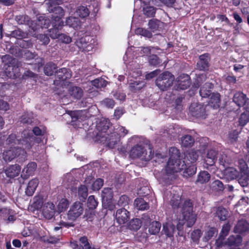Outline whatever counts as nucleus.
<instances>
[{
	"label": "nucleus",
	"mask_w": 249,
	"mask_h": 249,
	"mask_svg": "<svg viewBox=\"0 0 249 249\" xmlns=\"http://www.w3.org/2000/svg\"><path fill=\"white\" fill-rule=\"evenodd\" d=\"M179 150L175 147H171L169 149L170 158L165 169L166 174L162 177V179L168 183L173 178V174L184 169V161H182L180 159Z\"/></svg>",
	"instance_id": "f257e3e1"
},
{
	"label": "nucleus",
	"mask_w": 249,
	"mask_h": 249,
	"mask_svg": "<svg viewBox=\"0 0 249 249\" xmlns=\"http://www.w3.org/2000/svg\"><path fill=\"white\" fill-rule=\"evenodd\" d=\"M49 12L53 13L51 23L53 28L49 30L50 36L53 39L58 38L60 36L59 30L64 26L62 18L64 16V11L61 7H54L53 10L49 7Z\"/></svg>",
	"instance_id": "f03ea898"
},
{
	"label": "nucleus",
	"mask_w": 249,
	"mask_h": 249,
	"mask_svg": "<svg viewBox=\"0 0 249 249\" xmlns=\"http://www.w3.org/2000/svg\"><path fill=\"white\" fill-rule=\"evenodd\" d=\"M154 152L150 145H137L131 150L130 156L133 158H141L145 160H151L153 156Z\"/></svg>",
	"instance_id": "7ed1b4c3"
},
{
	"label": "nucleus",
	"mask_w": 249,
	"mask_h": 249,
	"mask_svg": "<svg viewBox=\"0 0 249 249\" xmlns=\"http://www.w3.org/2000/svg\"><path fill=\"white\" fill-rule=\"evenodd\" d=\"M193 205L190 200L185 201L181 208L183 220L188 227H192L196 219V214L193 212Z\"/></svg>",
	"instance_id": "20e7f679"
},
{
	"label": "nucleus",
	"mask_w": 249,
	"mask_h": 249,
	"mask_svg": "<svg viewBox=\"0 0 249 249\" xmlns=\"http://www.w3.org/2000/svg\"><path fill=\"white\" fill-rule=\"evenodd\" d=\"M26 152L23 149L18 147H10L9 150L3 153V158L6 161H11L16 158L19 160H24L26 158Z\"/></svg>",
	"instance_id": "39448f33"
},
{
	"label": "nucleus",
	"mask_w": 249,
	"mask_h": 249,
	"mask_svg": "<svg viewBox=\"0 0 249 249\" xmlns=\"http://www.w3.org/2000/svg\"><path fill=\"white\" fill-rule=\"evenodd\" d=\"M76 45L82 51L89 52L92 51L96 45V40L93 36H86L77 40Z\"/></svg>",
	"instance_id": "423d86ee"
},
{
	"label": "nucleus",
	"mask_w": 249,
	"mask_h": 249,
	"mask_svg": "<svg viewBox=\"0 0 249 249\" xmlns=\"http://www.w3.org/2000/svg\"><path fill=\"white\" fill-rule=\"evenodd\" d=\"M237 166L240 170L238 182L243 187L247 186L249 184V170L247 164L243 159L238 161Z\"/></svg>",
	"instance_id": "0eeeda50"
},
{
	"label": "nucleus",
	"mask_w": 249,
	"mask_h": 249,
	"mask_svg": "<svg viewBox=\"0 0 249 249\" xmlns=\"http://www.w3.org/2000/svg\"><path fill=\"white\" fill-rule=\"evenodd\" d=\"M138 68H137L136 71H133V70H131L129 72V76L134 78L136 80L129 79V89L132 92H137L141 89H142L145 85L144 82L142 80H140L141 78L137 80V77L141 75V72L139 70L140 66L138 65Z\"/></svg>",
	"instance_id": "6e6552de"
},
{
	"label": "nucleus",
	"mask_w": 249,
	"mask_h": 249,
	"mask_svg": "<svg viewBox=\"0 0 249 249\" xmlns=\"http://www.w3.org/2000/svg\"><path fill=\"white\" fill-rule=\"evenodd\" d=\"M175 79L174 75L169 72H165L157 79L156 84L161 90H166L172 86Z\"/></svg>",
	"instance_id": "1a4fd4ad"
},
{
	"label": "nucleus",
	"mask_w": 249,
	"mask_h": 249,
	"mask_svg": "<svg viewBox=\"0 0 249 249\" xmlns=\"http://www.w3.org/2000/svg\"><path fill=\"white\" fill-rule=\"evenodd\" d=\"M21 167L19 165H11L0 172V179L5 180L7 178H14L19 175Z\"/></svg>",
	"instance_id": "9d476101"
},
{
	"label": "nucleus",
	"mask_w": 249,
	"mask_h": 249,
	"mask_svg": "<svg viewBox=\"0 0 249 249\" xmlns=\"http://www.w3.org/2000/svg\"><path fill=\"white\" fill-rule=\"evenodd\" d=\"M31 135L32 133H29L27 130L24 131L22 133V135L25 139L21 141L20 140L17 139L15 134H11L6 140V144L13 146L20 143L23 144V143L25 142L24 148L29 149L31 147V145L30 144L28 143L27 139H30L31 138Z\"/></svg>",
	"instance_id": "9b49d317"
},
{
	"label": "nucleus",
	"mask_w": 249,
	"mask_h": 249,
	"mask_svg": "<svg viewBox=\"0 0 249 249\" xmlns=\"http://www.w3.org/2000/svg\"><path fill=\"white\" fill-rule=\"evenodd\" d=\"M83 211V204L80 202H76L71 206L67 213L68 218L74 220L82 214Z\"/></svg>",
	"instance_id": "f8f14e48"
},
{
	"label": "nucleus",
	"mask_w": 249,
	"mask_h": 249,
	"mask_svg": "<svg viewBox=\"0 0 249 249\" xmlns=\"http://www.w3.org/2000/svg\"><path fill=\"white\" fill-rule=\"evenodd\" d=\"M110 123L107 119L102 118L97 123L96 127L99 132L97 136L103 138L106 137L107 130L109 128Z\"/></svg>",
	"instance_id": "ddd939ff"
},
{
	"label": "nucleus",
	"mask_w": 249,
	"mask_h": 249,
	"mask_svg": "<svg viewBox=\"0 0 249 249\" xmlns=\"http://www.w3.org/2000/svg\"><path fill=\"white\" fill-rule=\"evenodd\" d=\"M190 78L188 75L181 74L176 81L177 89H185L190 86Z\"/></svg>",
	"instance_id": "4468645a"
},
{
	"label": "nucleus",
	"mask_w": 249,
	"mask_h": 249,
	"mask_svg": "<svg viewBox=\"0 0 249 249\" xmlns=\"http://www.w3.org/2000/svg\"><path fill=\"white\" fill-rule=\"evenodd\" d=\"M56 212L54 204L51 202L45 203L42 207V213L48 219H51Z\"/></svg>",
	"instance_id": "2eb2a0df"
},
{
	"label": "nucleus",
	"mask_w": 249,
	"mask_h": 249,
	"mask_svg": "<svg viewBox=\"0 0 249 249\" xmlns=\"http://www.w3.org/2000/svg\"><path fill=\"white\" fill-rule=\"evenodd\" d=\"M134 51L133 50V48L131 47L130 48H128L126 53L125 55L124 56L123 59L124 61V63L126 65L127 67H129V69L131 70H133V71L134 70L132 68H131V66L135 65V64H136V67H138V64H137L136 61H134Z\"/></svg>",
	"instance_id": "dca6fc26"
},
{
	"label": "nucleus",
	"mask_w": 249,
	"mask_h": 249,
	"mask_svg": "<svg viewBox=\"0 0 249 249\" xmlns=\"http://www.w3.org/2000/svg\"><path fill=\"white\" fill-rule=\"evenodd\" d=\"M50 23L49 19L45 18L44 17H39L36 21H34L31 24L30 27L34 31L41 28H47Z\"/></svg>",
	"instance_id": "f3484780"
},
{
	"label": "nucleus",
	"mask_w": 249,
	"mask_h": 249,
	"mask_svg": "<svg viewBox=\"0 0 249 249\" xmlns=\"http://www.w3.org/2000/svg\"><path fill=\"white\" fill-rule=\"evenodd\" d=\"M218 151L214 149H209L204 158V162L207 165H213L217 160Z\"/></svg>",
	"instance_id": "a211bd4d"
},
{
	"label": "nucleus",
	"mask_w": 249,
	"mask_h": 249,
	"mask_svg": "<svg viewBox=\"0 0 249 249\" xmlns=\"http://www.w3.org/2000/svg\"><path fill=\"white\" fill-rule=\"evenodd\" d=\"M55 72H56V78L58 79H55L54 81L56 84H58V82L59 84H60L61 82L70 78L71 76L70 71L66 68L60 69L58 71Z\"/></svg>",
	"instance_id": "6ab92c4d"
},
{
	"label": "nucleus",
	"mask_w": 249,
	"mask_h": 249,
	"mask_svg": "<svg viewBox=\"0 0 249 249\" xmlns=\"http://www.w3.org/2000/svg\"><path fill=\"white\" fill-rule=\"evenodd\" d=\"M129 218V213L125 209L121 208L117 211L116 219L120 224H123L128 221Z\"/></svg>",
	"instance_id": "aec40b11"
},
{
	"label": "nucleus",
	"mask_w": 249,
	"mask_h": 249,
	"mask_svg": "<svg viewBox=\"0 0 249 249\" xmlns=\"http://www.w3.org/2000/svg\"><path fill=\"white\" fill-rule=\"evenodd\" d=\"M120 136L116 132L112 133L111 135L109 136L108 134L106 135V137H103L101 140L102 142L104 141L107 142V145L111 148L115 147V145L117 144L119 141Z\"/></svg>",
	"instance_id": "412c9836"
},
{
	"label": "nucleus",
	"mask_w": 249,
	"mask_h": 249,
	"mask_svg": "<svg viewBox=\"0 0 249 249\" xmlns=\"http://www.w3.org/2000/svg\"><path fill=\"white\" fill-rule=\"evenodd\" d=\"M223 175L228 180H233L237 178L239 179L240 176L239 172L233 167L226 168L223 171Z\"/></svg>",
	"instance_id": "4be33fe9"
},
{
	"label": "nucleus",
	"mask_w": 249,
	"mask_h": 249,
	"mask_svg": "<svg viewBox=\"0 0 249 249\" xmlns=\"http://www.w3.org/2000/svg\"><path fill=\"white\" fill-rule=\"evenodd\" d=\"M210 58L208 53H205L199 56V60L197 63V68L201 71H205L209 67Z\"/></svg>",
	"instance_id": "5701e85b"
},
{
	"label": "nucleus",
	"mask_w": 249,
	"mask_h": 249,
	"mask_svg": "<svg viewBox=\"0 0 249 249\" xmlns=\"http://www.w3.org/2000/svg\"><path fill=\"white\" fill-rule=\"evenodd\" d=\"M103 203L104 205L109 204L113 198V191L110 188H105L103 189L101 194Z\"/></svg>",
	"instance_id": "b1692460"
},
{
	"label": "nucleus",
	"mask_w": 249,
	"mask_h": 249,
	"mask_svg": "<svg viewBox=\"0 0 249 249\" xmlns=\"http://www.w3.org/2000/svg\"><path fill=\"white\" fill-rule=\"evenodd\" d=\"M247 99L246 95L241 92L235 93L233 98V102L239 107H241L244 106Z\"/></svg>",
	"instance_id": "393cba45"
},
{
	"label": "nucleus",
	"mask_w": 249,
	"mask_h": 249,
	"mask_svg": "<svg viewBox=\"0 0 249 249\" xmlns=\"http://www.w3.org/2000/svg\"><path fill=\"white\" fill-rule=\"evenodd\" d=\"M242 238L240 235H231L228 238L225 245L229 246H234L238 247L241 245Z\"/></svg>",
	"instance_id": "a878e982"
},
{
	"label": "nucleus",
	"mask_w": 249,
	"mask_h": 249,
	"mask_svg": "<svg viewBox=\"0 0 249 249\" xmlns=\"http://www.w3.org/2000/svg\"><path fill=\"white\" fill-rule=\"evenodd\" d=\"M211 98L209 101L208 106L217 109L219 107L220 102V95L218 93L211 94Z\"/></svg>",
	"instance_id": "bb28decb"
},
{
	"label": "nucleus",
	"mask_w": 249,
	"mask_h": 249,
	"mask_svg": "<svg viewBox=\"0 0 249 249\" xmlns=\"http://www.w3.org/2000/svg\"><path fill=\"white\" fill-rule=\"evenodd\" d=\"M211 178L210 174L207 171H203L199 172L196 180V184H204L207 183Z\"/></svg>",
	"instance_id": "cd10ccee"
},
{
	"label": "nucleus",
	"mask_w": 249,
	"mask_h": 249,
	"mask_svg": "<svg viewBox=\"0 0 249 249\" xmlns=\"http://www.w3.org/2000/svg\"><path fill=\"white\" fill-rule=\"evenodd\" d=\"M38 179L35 178L30 180L28 184L25 191L26 194L28 196H32L38 186Z\"/></svg>",
	"instance_id": "c85d7f7f"
},
{
	"label": "nucleus",
	"mask_w": 249,
	"mask_h": 249,
	"mask_svg": "<svg viewBox=\"0 0 249 249\" xmlns=\"http://www.w3.org/2000/svg\"><path fill=\"white\" fill-rule=\"evenodd\" d=\"M249 225L245 220H239L234 228V232L236 233H243L248 230Z\"/></svg>",
	"instance_id": "c756f323"
},
{
	"label": "nucleus",
	"mask_w": 249,
	"mask_h": 249,
	"mask_svg": "<svg viewBox=\"0 0 249 249\" xmlns=\"http://www.w3.org/2000/svg\"><path fill=\"white\" fill-rule=\"evenodd\" d=\"M213 88V85L210 83H206L201 88L199 93L202 98H207L211 95V89Z\"/></svg>",
	"instance_id": "7c9ffc66"
},
{
	"label": "nucleus",
	"mask_w": 249,
	"mask_h": 249,
	"mask_svg": "<svg viewBox=\"0 0 249 249\" xmlns=\"http://www.w3.org/2000/svg\"><path fill=\"white\" fill-rule=\"evenodd\" d=\"M36 164L34 162L28 163L22 170V173L24 176L28 177L32 175L36 168Z\"/></svg>",
	"instance_id": "2f4dec72"
},
{
	"label": "nucleus",
	"mask_w": 249,
	"mask_h": 249,
	"mask_svg": "<svg viewBox=\"0 0 249 249\" xmlns=\"http://www.w3.org/2000/svg\"><path fill=\"white\" fill-rule=\"evenodd\" d=\"M80 21L77 18L72 17L67 18L66 21L67 25L75 29H78L80 25Z\"/></svg>",
	"instance_id": "473e14b6"
},
{
	"label": "nucleus",
	"mask_w": 249,
	"mask_h": 249,
	"mask_svg": "<svg viewBox=\"0 0 249 249\" xmlns=\"http://www.w3.org/2000/svg\"><path fill=\"white\" fill-rule=\"evenodd\" d=\"M68 115H69L73 121L78 120H83L82 114L83 113L82 110H66Z\"/></svg>",
	"instance_id": "72a5a7b5"
},
{
	"label": "nucleus",
	"mask_w": 249,
	"mask_h": 249,
	"mask_svg": "<svg viewBox=\"0 0 249 249\" xmlns=\"http://www.w3.org/2000/svg\"><path fill=\"white\" fill-rule=\"evenodd\" d=\"M134 205L138 210H144L148 208V204L142 198H136Z\"/></svg>",
	"instance_id": "f704fd0d"
},
{
	"label": "nucleus",
	"mask_w": 249,
	"mask_h": 249,
	"mask_svg": "<svg viewBox=\"0 0 249 249\" xmlns=\"http://www.w3.org/2000/svg\"><path fill=\"white\" fill-rule=\"evenodd\" d=\"M198 157V152L191 150L186 153L185 160L190 161L191 163H193L197 160Z\"/></svg>",
	"instance_id": "c9c22d12"
},
{
	"label": "nucleus",
	"mask_w": 249,
	"mask_h": 249,
	"mask_svg": "<svg viewBox=\"0 0 249 249\" xmlns=\"http://www.w3.org/2000/svg\"><path fill=\"white\" fill-rule=\"evenodd\" d=\"M181 141L182 146L186 147L192 146L195 142L194 139L189 135L183 136Z\"/></svg>",
	"instance_id": "e433bc0d"
},
{
	"label": "nucleus",
	"mask_w": 249,
	"mask_h": 249,
	"mask_svg": "<svg viewBox=\"0 0 249 249\" xmlns=\"http://www.w3.org/2000/svg\"><path fill=\"white\" fill-rule=\"evenodd\" d=\"M163 230L168 237H171L173 236L176 228L171 224H166L163 225Z\"/></svg>",
	"instance_id": "4c0bfd02"
},
{
	"label": "nucleus",
	"mask_w": 249,
	"mask_h": 249,
	"mask_svg": "<svg viewBox=\"0 0 249 249\" xmlns=\"http://www.w3.org/2000/svg\"><path fill=\"white\" fill-rule=\"evenodd\" d=\"M181 198L179 194H173L170 200V204L174 209L179 208Z\"/></svg>",
	"instance_id": "58836bf2"
},
{
	"label": "nucleus",
	"mask_w": 249,
	"mask_h": 249,
	"mask_svg": "<svg viewBox=\"0 0 249 249\" xmlns=\"http://www.w3.org/2000/svg\"><path fill=\"white\" fill-rule=\"evenodd\" d=\"M216 215L222 221L225 220L229 216L228 211L223 207H218L216 211Z\"/></svg>",
	"instance_id": "ea45409f"
},
{
	"label": "nucleus",
	"mask_w": 249,
	"mask_h": 249,
	"mask_svg": "<svg viewBox=\"0 0 249 249\" xmlns=\"http://www.w3.org/2000/svg\"><path fill=\"white\" fill-rule=\"evenodd\" d=\"M161 224L157 221L152 222L149 226L148 231L151 234H156L160 231Z\"/></svg>",
	"instance_id": "a19ab883"
},
{
	"label": "nucleus",
	"mask_w": 249,
	"mask_h": 249,
	"mask_svg": "<svg viewBox=\"0 0 249 249\" xmlns=\"http://www.w3.org/2000/svg\"><path fill=\"white\" fill-rule=\"evenodd\" d=\"M83 91L81 88L78 87H73L70 89V94L73 98L76 99L80 98L83 95Z\"/></svg>",
	"instance_id": "79ce46f5"
},
{
	"label": "nucleus",
	"mask_w": 249,
	"mask_h": 249,
	"mask_svg": "<svg viewBox=\"0 0 249 249\" xmlns=\"http://www.w3.org/2000/svg\"><path fill=\"white\" fill-rule=\"evenodd\" d=\"M188 114L196 118L204 119L206 116L205 110H189Z\"/></svg>",
	"instance_id": "37998d69"
},
{
	"label": "nucleus",
	"mask_w": 249,
	"mask_h": 249,
	"mask_svg": "<svg viewBox=\"0 0 249 249\" xmlns=\"http://www.w3.org/2000/svg\"><path fill=\"white\" fill-rule=\"evenodd\" d=\"M69 205V201L66 198H62L59 201L57 206V211L60 213L67 210Z\"/></svg>",
	"instance_id": "c03bdc74"
},
{
	"label": "nucleus",
	"mask_w": 249,
	"mask_h": 249,
	"mask_svg": "<svg viewBox=\"0 0 249 249\" xmlns=\"http://www.w3.org/2000/svg\"><path fill=\"white\" fill-rule=\"evenodd\" d=\"M56 67L54 63H49L44 68V72L47 75H52L56 71Z\"/></svg>",
	"instance_id": "a18cd8bd"
},
{
	"label": "nucleus",
	"mask_w": 249,
	"mask_h": 249,
	"mask_svg": "<svg viewBox=\"0 0 249 249\" xmlns=\"http://www.w3.org/2000/svg\"><path fill=\"white\" fill-rule=\"evenodd\" d=\"M142 226V221L139 218L132 219L130 223L129 227L130 230L134 231L138 230Z\"/></svg>",
	"instance_id": "49530a36"
},
{
	"label": "nucleus",
	"mask_w": 249,
	"mask_h": 249,
	"mask_svg": "<svg viewBox=\"0 0 249 249\" xmlns=\"http://www.w3.org/2000/svg\"><path fill=\"white\" fill-rule=\"evenodd\" d=\"M219 163L224 167L228 165L231 162V160L224 153L220 154L219 158Z\"/></svg>",
	"instance_id": "de8ad7c7"
},
{
	"label": "nucleus",
	"mask_w": 249,
	"mask_h": 249,
	"mask_svg": "<svg viewBox=\"0 0 249 249\" xmlns=\"http://www.w3.org/2000/svg\"><path fill=\"white\" fill-rule=\"evenodd\" d=\"M89 15V9L84 6H79L76 11V15L85 18Z\"/></svg>",
	"instance_id": "09e8293b"
},
{
	"label": "nucleus",
	"mask_w": 249,
	"mask_h": 249,
	"mask_svg": "<svg viewBox=\"0 0 249 249\" xmlns=\"http://www.w3.org/2000/svg\"><path fill=\"white\" fill-rule=\"evenodd\" d=\"M249 121V110H246L241 114L239 119V124L241 126H244Z\"/></svg>",
	"instance_id": "8fccbe9b"
},
{
	"label": "nucleus",
	"mask_w": 249,
	"mask_h": 249,
	"mask_svg": "<svg viewBox=\"0 0 249 249\" xmlns=\"http://www.w3.org/2000/svg\"><path fill=\"white\" fill-rule=\"evenodd\" d=\"M135 33L136 35H141L148 38L152 36V33L142 28H137L135 30Z\"/></svg>",
	"instance_id": "3c124183"
},
{
	"label": "nucleus",
	"mask_w": 249,
	"mask_h": 249,
	"mask_svg": "<svg viewBox=\"0 0 249 249\" xmlns=\"http://www.w3.org/2000/svg\"><path fill=\"white\" fill-rule=\"evenodd\" d=\"M217 233L216 229L214 228H210L205 234V236L203 238V240L205 241H208L211 239L215 234Z\"/></svg>",
	"instance_id": "603ef678"
},
{
	"label": "nucleus",
	"mask_w": 249,
	"mask_h": 249,
	"mask_svg": "<svg viewBox=\"0 0 249 249\" xmlns=\"http://www.w3.org/2000/svg\"><path fill=\"white\" fill-rule=\"evenodd\" d=\"M211 187L213 190L217 191H222L224 189V185L220 180H216L212 182Z\"/></svg>",
	"instance_id": "864d4df0"
},
{
	"label": "nucleus",
	"mask_w": 249,
	"mask_h": 249,
	"mask_svg": "<svg viewBox=\"0 0 249 249\" xmlns=\"http://www.w3.org/2000/svg\"><path fill=\"white\" fill-rule=\"evenodd\" d=\"M78 195L81 199H85L88 196V189L85 185H81L78 189Z\"/></svg>",
	"instance_id": "5fc2aeb1"
},
{
	"label": "nucleus",
	"mask_w": 249,
	"mask_h": 249,
	"mask_svg": "<svg viewBox=\"0 0 249 249\" xmlns=\"http://www.w3.org/2000/svg\"><path fill=\"white\" fill-rule=\"evenodd\" d=\"M230 226L229 224H225L223 226L221 231L220 233L219 238L223 240L228 234L230 231Z\"/></svg>",
	"instance_id": "6e6d98bb"
},
{
	"label": "nucleus",
	"mask_w": 249,
	"mask_h": 249,
	"mask_svg": "<svg viewBox=\"0 0 249 249\" xmlns=\"http://www.w3.org/2000/svg\"><path fill=\"white\" fill-rule=\"evenodd\" d=\"M87 204L89 209H94L97 206L98 202L93 196H90L88 198Z\"/></svg>",
	"instance_id": "4d7b16f0"
},
{
	"label": "nucleus",
	"mask_w": 249,
	"mask_h": 249,
	"mask_svg": "<svg viewBox=\"0 0 249 249\" xmlns=\"http://www.w3.org/2000/svg\"><path fill=\"white\" fill-rule=\"evenodd\" d=\"M160 23V22L159 20L151 19L148 22V26L151 31L154 32L158 30Z\"/></svg>",
	"instance_id": "13d9d810"
},
{
	"label": "nucleus",
	"mask_w": 249,
	"mask_h": 249,
	"mask_svg": "<svg viewBox=\"0 0 249 249\" xmlns=\"http://www.w3.org/2000/svg\"><path fill=\"white\" fill-rule=\"evenodd\" d=\"M143 13L148 17H153L155 14V9L153 6H146L143 7Z\"/></svg>",
	"instance_id": "bf43d9fd"
},
{
	"label": "nucleus",
	"mask_w": 249,
	"mask_h": 249,
	"mask_svg": "<svg viewBox=\"0 0 249 249\" xmlns=\"http://www.w3.org/2000/svg\"><path fill=\"white\" fill-rule=\"evenodd\" d=\"M196 171V167L192 165L188 167L183 172V176L185 177L191 176L195 174Z\"/></svg>",
	"instance_id": "052dcab7"
},
{
	"label": "nucleus",
	"mask_w": 249,
	"mask_h": 249,
	"mask_svg": "<svg viewBox=\"0 0 249 249\" xmlns=\"http://www.w3.org/2000/svg\"><path fill=\"white\" fill-rule=\"evenodd\" d=\"M92 85L97 88H101L106 86V81L102 79H96L92 81Z\"/></svg>",
	"instance_id": "680f3d73"
},
{
	"label": "nucleus",
	"mask_w": 249,
	"mask_h": 249,
	"mask_svg": "<svg viewBox=\"0 0 249 249\" xmlns=\"http://www.w3.org/2000/svg\"><path fill=\"white\" fill-rule=\"evenodd\" d=\"M201 236V232L199 230L194 231L191 234L192 240L195 242H197Z\"/></svg>",
	"instance_id": "e2e57ef3"
},
{
	"label": "nucleus",
	"mask_w": 249,
	"mask_h": 249,
	"mask_svg": "<svg viewBox=\"0 0 249 249\" xmlns=\"http://www.w3.org/2000/svg\"><path fill=\"white\" fill-rule=\"evenodd\" d=\"M104 180L101 178L96 179L92 184V188L93 190H99L103 185Z\"/></svg>",
	"instance_id": "0e129e2a"
},
{
	"label": "nucleus",
	"mask_w": 249,
	"mask_h": 249,
	"mask_svg": "<svg viewBox=\"0 0 249 249\" xmlns=\"http://www.w3.org/2000/svg\"><path fill=\"white\" fill-rule=\"evenodd\" d=\"M104 107L112 108L114 106V101L112 99H106L101 102Z\"/></svg>",
	"instance_id": "69168bd1"
},
{
	"label": "nucleus",
	"mask_w": 249,
	"mask_h": 249,
	"mask_svg": "<svg viewBox=\"0 0 249 249\" xmlns=\"http://www.w3.org/2000/svg\"><path fill=\"white\" fill-rule=\"evenodd\" d=\"M43 200L42 198L40 196H35L34 198L33 205L36 209L41 208L42 206Z\"/></svg>",
	"instance_id": "338daca9"
},
{
	"label": "nucleus",
	"mask_w": 249,
	"mask_h": 249,
	"mask_svg": "<svg viewBox=\"0 0 249 249\" xmlns=\"http://www.w3.org/2000/svg\"><path fill=\"white\" fill-rule=\"evenodd\" d=\"M58 38L61 42L65 44H69L72 41V39L70 36L64 34H61Z\"/></svg>",
	"instance_id": "774afa93"
}]
</instances>
